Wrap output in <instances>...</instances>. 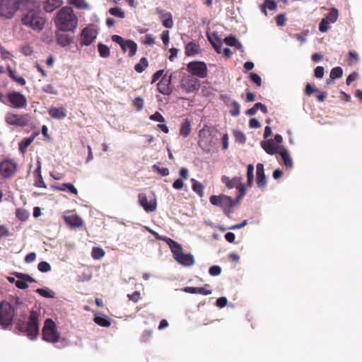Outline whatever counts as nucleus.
I'll return each instance as SVG.
<instances>
[{
	"label": "nucleus",
	"mask_w": 362,
	"mask_h": 362,
	"mask_svg": "<svg viewBox=\"0 0 362 362\" xmlns=\"http://www.w3.org/2000/svg\"><path fill=\"white\" fill-rule=\"evenodd\" d=\"M40 7V0H24V10L28 11L24 14V25L37 32L43 29L46 22L45 18L41 16Z\"/></svg>",
	"instance_id": "nucleus-1"
},
{
	"label": "nucleus",
	"mask_w": 362,
	"mask_h": 362,
	"mask_svg": "<svg viewBox=\"0 0 362 362\" xmlns=\"http://www.w3.org/2000/svg\"><path fill=\"white\" fill-rule=\"evenodd\" d=\"M22 304V299L18 296H11L8 300L0 303V326L3 329L11 325Z\"/></svg>",
	"instance_id": "nucleus-2"
},
{
	"label": "nucleus",
	"mask_w": 362,
	"mask_h": 362,
	"mask_svg": "<svg viewBox=\"0 0 362 362\" xmlns=\"http://www.w3.org/2000/svg\"><path fill=\"white\" fill-rule=\"evenodd\" d=\"M55 25L62 32H74L78 26V18L69 6L60 8L55 18Z\"/></svg>",
	"instance_id": "nucleus-3"
},
{
	"label": "nucleus",
	"mask_w": 362,
	"mask_h": 362,
	"mask_svg": "<svg viewBox=\"0 0 362 362\" xmlns=\"http://www.w3.org/2000/svg\"><path fill=\"white\" fill-rule=\"evenodd\" d=\"M175 259L180 264L185 267H190L194 264V259L191 254H184L182 247L176 241L171 242L170 246Z\"/></svg>",
	"instance_id": "nucleus-4"
},
{
	"label": "nucleus",
	"mask_w": 362,
	"mask_h": 362,
	"mask_svg": "<svg viewBox=\"0 0 362 362\" xmlns=\"http://www.w3.org/2000/svg\"><path fill=\"white\" fill-rule=\"evenodd\" d=\"M42 339L49 343H56L60 339V334L57 330L55 322L52 319L45 321L42 330Z\"/></svg>",
	"instance_id": "nucleus-5"
},
{
	"label": "nucleus",
	"mask_w": 362,
	"mask_h": 362,
	"mask_svg": "<svg viewBox=\"0 0 362 362\" xmlns=\"http://www.w3.org/2000/svg\"><path fill=\"white\" fill-rule=\"evenodd\" d=\"M209 201L211 204L221 207L224 214L228 217L230 216L231 209L235 206V201L232 197L225 194L211 195Z\"/></svg>",
	"instance_id": "nucleus-6"
},
{
	"label": "nucleus",
	"mask_w": 362,
	"mask_h": 362,
	"mask_svg": "<svg viewBox=\"0 0 362 362\" xmlns=\"http://www.w3.org/2000/svg\"><path fill=\"white\" fill-rule=\"evenodd\" d=\"M39 316L40 314L37 311L32 310L30 313L26 327L24 328V333L31 340L35 339L40 333Z\"/></svg>",
	"instance_id": "nucleus-7"
},
{
	"label": "nucleus",
	"mask_w": 362,
	"mask_h": 362,
	"mask_svg": "<svg viewBox=\"0 0 362 362\" xmlns=\"http://www.w3.org/2000/svg\"><path fill=\"white\" fill-rule=\"evenodd\" d=\"M111 39L114 42L117 43L120 46L124 53L128 52V56L129 57L135 56L137 52L138 45L134 40L124 39L117 35H112Z\"/></svg>",
	"instance_id": "nucleus-8"
},
{
	"label": "nucleus",
	"mask_w": 362,
	"mask_h": 362,
	"mask_svg": "<svg viewBox=\"0 0 362 362\" xmlns=\"http://www.w3.org/2000/svg\"><path fill=\"white\" fill-rule=\"evenodd\" d=\"M20 0H1L0 16L6 18H11L16 12L19 10Z\"/></svg>",
	"instance_id": "nucleus-9"
},
{
	"label": "nucleus",
	"mask_w": 362,
	"mask_h": 362,
	"mask_svg": "<svg viewBox=\"0 0 362 362\" xmlns=\"http://www.w3.org/2000/svg\"><path fill=\"white\" fill-rule=\"evenodd\" d=\"M213 137L211 128L205 126L199 133L198 145L205 151H209L213 145Z\"/></svg>",
	"instance_id": "nucleus-10"
},
{
	"label": "nucleus",
	"mask_w": 362,
	"mask_h": 362,
	"mask_svg": "<svg viewBox=\"0 0 362 362\" xmlns=\"http://www.w3.org/2000/svg\"><path fill=\"white\" fill-rule=\"evenodd\" d=\"M187 70L191 73L192 76H195L200 78H204L207 76L208 69L204 62H191L187 64Z\"/></svg>",
	"instance_id": "nucleus-11"
},
{
	"label": "nucleus",
	"mask_w": 362,
	"mask_h": 362,
	"mask_svg": "<svg viewBox=\"0 0 362 362\" xmlns=\"http://www.w3.org/2000/svg\"><path fill=\"white\" fill-rule=\"evenodd\" d=\"M98 32L93 25L85 27L80 34L79 42L81 46L90 45L96 38Z\"/></svg>",
	"instance_id": "nucleus-12"
},
{
	"label": "nucleus",
	"mask_w": 362,
	"mask_h": 362,
	"mask_svg": "<svg viewBox=\"0 0 362 362\" xmlns=\"http://www.w3.org/2000/svg\"><path fill=\"white\" fill-rule=\"evenodd\" d=\"M180 88L187 93H190L198 90L199 81L191 75H184L180 80Z\"/></svg>",
	"instance_id": "nucleus-13"
},
{
	"label": "nucleus",
	"mask_w": 362,
	"mask_h": 362,
	"mask_svg": "<svg viewBox=\"0 0 362 362\" xmlns=\"http://www.w3.org/2000/svg\"><path fill=\"white\" fill-rule=\"evenodd\" d=\"M4 103L12 107L21 108L23 107V95L21 93L12 91L5 95Z\"/></svg>",
	"instance_id": "nucleus-14"
},
{
	"label": "nucleus",
	"mask_w": 362,
	"mask_h": 362,
	"mask_svg": "<svg viewBox=\"0 0 362 362\" xmlns=\"http://www.w3.org/2000/svg\"><path fill=\"white\" fill-rule=\"evenodd\" d=\"M16 170V164L10 160H4L0 163V175L3 177H9Z\"/></svg>",
	"instance_id": "nucleus-15"
},
{
	"label": "nucleus",
	"mask_w": 362,
	"mask_h": 362,
	"mask_svg": "<svg viewBox=\"0 0 362 362\" xmlns=\"http://www.w3.org/2000/svg\"><path fill=\"white\" fill-rule=\"evenodd\" d=\"M172 80V74L169 76L167 74L164 75L161 80L157 84L158 90L164 95H170L172 93L170 87Z\"/></svg>",
	"instance_id": "nucleus-16"
},
{
	"label": "nucleus",
	"mask_w": 362,
	"mask_h": 362,
	"mask_svg": "<svg viewBox=\"0 0 362 362\" xmlns=\"http://www.w3.org/2000/svg\"><path fill=\"white\" fill-rule=\"evenodd\" d=\"M139 203L146 212L154 211L157 208V202L154 198L148 202L147 197L144 193H139L138 195Z\"/></svg>",
	"instance_id": "nucleus-17"
},
{
	"label": "nucleus",
	"mask_w": 362,
	"mask_h": 362,
	"mask_svg": "<svg viewBox=\"0 0 362 362\" xmlns=\"http://www.w3.org/2000/svg\"><path fill=\"white\" fill-rule=\"evenodd\" d=\"M267 178L264 174V165L257 163L256 165V183L258 187L262 188L267 185Z\"/></svg>",
	"instance_id": "nucleus-18"
},
{
	"label": "nucleus",
	"mask_w": 362,
	"mask_h": 362,
	"mask_svg": "<svg viewBox=\"0 0 362 362\" xmlns=\"http://www.w3.org/2000/svg\"><path fill=\"white\" fill-rule=\"evenodd\" d=\"M208 288H210V286L209 284H205L204 287L187 286L184 288L182 291L185 293L193 294L199 293L204 296H207L212 293L211 290L209 289Z\"/></svg>",
	"instance_id": "nucleus-19"
},
{
	"label": "nucleus",
	"mask_w": 362,
	"mask_h": 362,
	"mask_svg": "<svg viewBox=\"0 0 362 362\" xmlns=\"http://www.w3.org/2000/svg\"><path fill=\"white\" fill-rule=\"evenodd\" d=\"M49 116L56 119H62L66 116V110L64 107H51L48 110Z\"/></svg>",
	"instance_id": "nucleus-20"
},
{
	"label": "nucleus",
	"mask_w": 362,
	"mask_h": 362,
	"mask_svg": "<svg viewBox=\"0 0 362 362\" xmlns=\"http://www.w3.org/2000/svg\"><path fill=\"white\" fill-rule=\"evenodd\" d=\"M56 40L57 44L61 47L68 46L73 41L72 37H71L69 35L61 33L59 31L56 33Z\"/></svg>",
	"instance_id": "nucleus-21"
},
{
	"label": "nucleus",
	"mask_w": 362,
	"mask_h": 362,
	"mask_svg": "<svg viewBox=\"0 0 362 362\" xmlns=\"http://www.w3.org/2000/svg\"><path fill=\"white\" fill-rule=\"evenodd\" d=\"M261 146L269 155H274L278 153L281 148L279 146H275L272 139L262 141Z\"/></svg>",
	"instance_id": "nucleus-22"
},
{
	"label": "nucleus",
	"mask_w": 362,
	"mask_h": 362,
	"mask_svg": "<svg viewBox=\"0 0 362 362\" xmlns=\"http://www.w3.org/2000/svg\"><path fill=\"white\" fill-rule=\"evenodd\" d=\"M201 52L200 46L194 41L189 42L185 46V54L192 57Z\"/></svg>",
	"instance_id": "nucleus-23"
},
{
	"label": "nucleus",
	"mask_w": 362,
	"mask_h": 362,
	"mask_svg": "<svg viewBox=\"0 0 362 362\" xmlns=\"http://www.w3.org/2000/svg\"><path fill=\"white\" fill-rule=\"evenodd\" d=\"M241 180H242L241 177H234L233 178H230L229 177H228L226 175H223L221 177L222 182L228 189H233L234 187L236 188Z\"/></svg>",
	"instance_id": "nucleus-24"
},
{
	"label": "nucleus",
	"mask_w": 362,
	"mask_h": 362,
	"mask_svg": "<svg viewBox=\"0 0 362 362\" xmlns=\"http://www.w3.org/2000/svg\"><path fill=\"white\" fill-rule=\"evenodd\" d=\"M64 221L68 225L72 227H80L83 223L81 218L76 214L65 216Z\"/></svg>",
	"instance_id": "nucleus-25"
},
{
	"label": "nucleus",
	"mask_w": 362,
	"mask_h": 362,
	"mask_svg": "<svg viewBox=\"0 0 362 362\" xmlns=\"http://www.w3.org/2000/svg\"><path fill=\"white\" fill-rule=\"evenodd\" d=\"M192 122L190 119L186 118L181 124L180 128V135L184 138L187 137L192 132L191 127Z\"/></svg>",
	"instance_id": "nucleus-26"
},
{
	"label": "nucleus",
	"mask_w": 362,
	"mask_h": 362,
	"mask_svg": "<svg viewBox=\"0 0 362 362\" xmlns=\"http://www.w3.org/2000/svg\"><path fill=\"white\" fill-rule=\"evenodd\" d=\"M278 153L280 155L284 165L286 168H291L293 167V161L288 151L284 147H281L279 150Z\"/></svg>",
	"instance_id": "nucleus-27"
},
{
	"label": "nucleus",
	"mask_w": 362,
	"mask_h": 362,
	"mask_svg": "<svg viewBox=\"0 0 362 362\" xmlns=\"http://www.w3.org/2000/svg\"><path fill=\"white\" fill-rule=\"evenodd\" d=\"M157 11L161 14L160 18L163 25L167 28H171L173 25L172 14L169 12L163 13V11Z\"/></svg>",
	"instance_id": "nucleus-28"
},
{
	"label": "nucleus",
	"mask_w": 362,
	"mask_h": 362,
	"mask_svg": "<svg viewBox=\"0 0 362 362\" xmlns=\"http://www.w3.org/2000/svg\"><path fill=\"white\" fill-rule=\"evenodd\" d=\"M6 121L8 124L11 125H16L18 127L23 125V118L21 116L18 115L8 113L6 117Z\"/></svg>",
	"instance_id": "nucleus-29"
},
{
	"label": "nucleus",
	"mask_w": 362,
	"mask_h": 362,
	"mask_svg": "<svg viewBox=\"0 0 362 362\" xmlns=\"http://www.w3.org/2000/svg\"><path fill=\"white\" fill-rule=\"evenodd\" d=\"M62 4V0H47L44 9L47 12H52L57 8L61 6Z\"/></svg>",
	"instance_id": "nucleus-30"
},
{
	"label": "nucleus",
	"mask_w": 362,
	"mask_h": 362,
	"mask_svg": "<svg viewBox=\"0 0 362 362\" xmlns=\"http://www.w3.org/2000/svg\"><path fill=\"white\" fill-rule=\"evenodd\" d=\"M41 168L40 165H38L37 168L35 170V176L36 177V180L35 182V185L37 187H43L46 188V185L43 181V178L41 175Z\"/></svg>",
	"instance_id": "nucleus-31"
},
{
	"label": "nucleus",
	"mask_w": 362,
	"mask_h": 362,
	"mask_svg": "<svg viewBox=\"0 0 362 362\" xmlns=\"http://www.w3.org/2000/svg\"><path fill=\"white\" fill-rule=\"evenodd\" d=\"M216 42L212 40V38L210 36H208V40L212 45L214 49L217 53L220 54L222 52V42L221 38L216 34L214 35Z\"/></svg>",
	"instance_id": "nucleus-32"
},
{
	"label": "nucleus",
	"mask_w": 362,
	"mask_h": 362,
	"mask_svg": "<svg viewBox=\"0 0 362 362\" xmlns=\"http://www.w3.org/2000/svg\"><path fill=\"white\" fill-rule=\"evenodd\" d=\"M93 320L95 323L103 327H108L111 325L110 319L105 316H95Z\"/></svg>",
	"instance_id": "nucleus-33"
},
{
	"label": "nucleus",
	"mask_w": 362,
	"mask_h": 362,
	"mask_svg": "<svg viewBox=\"0 0 362 362\" xmlns=\"http://www.w3.org/2000/svg\"><path fill=\"white\" fill-rule=\"evenodd\" d=\"M148 66V62L146 57L140 59L139 62L135 64L134 69L137 73H142Z\"/></svg>",
	"instance_id": "nucleus-34"
},
{
	"label": "nucleus",
	"mask_w": 362,
	"mask_h": 362,
	"mask_svg": "<svg viewBox=\"0 0 362 362\" xmlns=\"http://www.w3.org/2000/svg\"><path fill=\"white\" fill-rule=\"evenodd\" d=\"M59 191L64 192L68 189L71 193L76 195L78 194L77 189L71 183H64L60 186L55 187Z\"/></svg>",
	"instance_id": "nucleus-35"
},
{
	"label": "nucleus",
	"mask_w": 362,
	"mask_h": 362,
	"mask_svg": "<svg viewBox=\"0 0 362 362\" xmlns=\"http://www.w3.org/2000/svg\"><path fill=\"white\" fill-rule=\"evenodd\" d=\"M69 4L78 9H88L89 6L86 0H68Z\"/></svg>",
	"instance_id": "nucleus-36"
},
{
	"label": "nucleus",
	"mask_w": 362,
	"mask_h": 362,
	"mask_svg": "<svg viewBox=\"0 0 362 362\" xmlns=\"http://www.w3.org/2000/svg\"><path fill=\"white\" fill-rule=\"evenodd\" d=\"M98 49L100 56L101 57L107 58V57H110V48L107 45L103 44L102 42H100L98 45Z\"/></svg>",
	"instance_id": "nucleus-37"
},
{
	"label": "nucleus",
	"mask_w": 362,
	"mask_h": 362,
	"mask_svg": "<svg viewBox=\"0 0 362 362\" xmlns=\"http://www.w3.org/2000/svg\"><path fill=\"white\" fill-rule=\"evenodd\" d=\"M192 189L197 192L200 197H202L204 194V186L203 185L197 181L195 179H192Z\"/></svg>",
	"instance_id": "nucleus-38"
},
{
	"label": "nucleus",
	"mask_w": 362,
	"mask_h": 362,
	"mask_svg": "<svg viewBox=\"0 0 362 362\" xmlns=\"http://www.w3.org/2000/svg\"><path fill=\"white\" fill-rule=\"evenodd\" d=\"M105 251L99 247H94L92 249L91 256L94 259H100L105 256Z\"/></svg>",
	"instance_id": "nucleus-39"
},
{
	"label": "nucleus",
	"mask_w": 362,
	"mask_h": 362,
	"mask_svg": "<svg viewBox=\"0 0 362 362\" xmlns=\"http://www.w3.org/2000/svg\"><path fill=\"white\" fill-rule=\"evenodd\" d=\"M247 185L251 187L254 180V166L252 164H249L247 167Z\"/></svg>",
	"instance_id": "nucleus-40"
},
{
	"label": "nucleus",
	"mask_w": 362,
	"mask_h": 362,
	"mask_svg": "<svg viewBox=\"0 0 362 362\" xmlns=\"http://www.w3.org/2000/svg\"><path fill=\"white\" fill-rule=\"evenodd\" d=\"M338 16V10L335 8H332L325 18L327 19V21L334 23L337 21Z\"/></svg>",
	"instance_id": "nucleus-41"
},
{
	"label": "nucleus",
	"mask_w": 362,
	"mask_h": 362,
	"mask_svg": "<svg viewBox=\"0 0 362 362\" xmlns=\"http://www.w3.org/2000/svg\"><path fill=\"white\" fill-rule=\"evenodd\" d=\"M342 74V69L340 66H336L331 70L329 77L331 80H334L341 78Z\"/></svg>",
	"instance_id": "nucleus-42"
},
{
	"label": "nucleus",
	"mask_w": 362,
	"mask_h": 362,
	"mask_svg": "<svg viewBox=\"0 0 362 362\" xmlns=\"http://www.w3.org/2000/svg\"><path fill=\"white\" fill-rule=\"evenodd\" d=\"M16 276L18 278V280L16 281L15 278L8 276L7 277V279L11 283H15L16 286L20 288L23 289V273H18L16 274Z\"/></svg>",
	"instance_id": "nucleus-43"
},
{
	"label": "nucleus",
	"mask_w": 362,
	"mask_h": 362,
	"mask_svg": "<svg viewBox=\"0 0 362 362\" xmlns=\"http://www.w3.org/2000/svg\"><path fill=\"white\" fill-rule=\"evenodd\" d=\"M148 231L157 239V240H163L164 242H165L168 245L169 247L171 245V242H174L175 240H172L171 238H168V237H165V236H161L157 232L151 230V229H148Z\"/></svg>",
	"instance_id": "nucleus-44"
},
{
	"label": "nucleus",
	"mask_w": 362,
	"mask_h": 362,
	"mask_svg": "<svg viewBox=\"0 0 362 362\" xmlns=\"http://www.w3.org/2000/svg\"><path fill=\"white\" fill-rule=\"evenodd\" d=\"M109 13L117 18H124L125 17L124 12L119 7H113L109 9Z\"/></svg>",
	"instance_id": "nucleus-45"
},
{
	"label": "nucleus",
	"mask_w": 362,
	"mask_h": 362,
	"mask_svg": "<svg viewBox=\"0 0 362 362\" xmlns=\"http://www.w3.org/2000/svg\"><path fill=\"white\" fill-rule=\"evenodd\" d=\"M35 291L37 293H39L40 296L45 297V298H54V292L48 288H37Z\"/></svg>",
	"instance_id": "nucleus-46"
},
{
	"label": "nucleus",
	"mask_w": 362,
	"mask_h": 362,
	"mask_svg": "<svg viewBox=\"0 0 362 362\" xmlns=\"http://www.w3.org/2000/svg\"><path fill=\"white\" fill-rule=\"evenodd\" d=\"M276 3L274 0H265L263 6V11L266 13V8L274 11L276 8Z\"/></svg>",
	"instance_id": "nucleus-47"
},
{
	"label": "nucleus",
	"mask_w": 362,
	"mask_h": 362,
	"mask_svg": "<svg viewBox=\"0 0 362 362\" xmlns=\"http://www.w3.org/2000/svg\"><path fill=\"white\" fill-rule=\"evenodd\" d=\"M240 106L237 101H233L231 103V110H230V114L232 116L237 117L240 115Z\"/></svg>",
	"instance_id": "nucleus-48"
},
{
	"label": "nucleus",
	"mask_w": 362,
	"mask_h": 362,
	"mask_svg": "<svg viewBox=\"0 0 362 362\" xmlns=\"http://www.w3.org/2000/svg\"><path fill=\"white\" fill-rule=\"evenodd\" d=\"M359 61V57L356 52L352 50L349 52V65H352Z\"/></svg>",
	"instance_id": "nucleus-49"
},
{
	"label": "nucleus",
	"mask_w": 362,
	"mask_h": 362,
	"mask_svg": "<svg viewBox=\"0 0 362 362\" xmlns=\"http://www.w3.org/2000/svg\"><path fill=\"white\" fill-rule=\"evenodd\" d=\"M236 189L239 192L238 195L237 196V201H239L243 198L246 192V187L245 185L243 184L242 180L238 184V187H236Z\"/></svg>",
	"instance_id": "nucleus-50"
},
{
	"label": "nucleus",
	"mask_w": 362,
	"mask_h": 362,
	"mask_svg": "<svg viewBox=\"0 0 362 362\" xmlns=\"http://www.w3.org/2000/svg\"><path fill=\"white\" fill-rule=\"evenodd\" d=\"M330 22L327 21V19L322 18L319 24V30L321 33H326L330 28Z\"/></svg>",
	"instance_id": "nucleus-51"
},
{
	"label": "nucleus",
	"mask_w": 362,
	"mask_h": 362,
	"mask_svg": "<svg viewBox=\"0 0 362 362\" xmlns=\"http://www.w3.org/2000/svg\"><path fill=\"white\" fill-rule=\"evenodd\" d=\"M133 105L138 111L141 110L144 106L143 98L139 96L135 98L133 101Z\"/></svg>",
	"instance_id": "nucleus-52"
},
{
	"label": "nucleus",
	"mask_w": 362,
	"mask_h": 362,
	"mask_svg": "<svg viewBox=\"0 0 362 362\" xmlns=\"http://www.w3.org/2000/svg\"><path fill=\"white\" fill-rule=\"evenodd\" d=\"M152 168L154 171L157 172L162 176H167L169 175V170L167 168H160L157 165H153Z\"/></svg>",
	"instance_id": "nucleus-53"
},
{
	"label": "nucleus",
	"mask_w": 362,
	"mask_h": 362,
	"mask_svg": "<svg viewBox=\"0 0 362 362\" xmlns=\"http://www.w3.org/2000/svg\"><path fill=\"white\" fill-rule=\"evenodd\" d=\"M149 119L151 120L159 122H165L164 117L159 112H156L154 114L150 115Z\"/></svg>",
	"instance_id": "nucleus-54"
},
{
	"label": "nucleus",
	"mask_w": 362,
	"mask_h": 362,
	"mask_svg": "<svg viewBox=\"0 0 362 362\" xmlns=\"http://www.w3.org/2000/svg\"><path fill=\"white\" fill-rule=\"evenodd\" d=\"M37 268H38V269H39L41 272H47L50 271V269H51V266H50V264H49L48 262H40L38 264Z\"/></svg>",
	"instance_id": "nucleus-55"
},
{
	"label": "nucleus",
	"mask_w": 362,
	"mask_h": 362,
	"mask_svg": "<svg viewBox=\"0 0 362 362\" xmlns=\"http://www.w3.org/2000/svg\"><path fill=\"white\" fill-rule=\"evenodd\" d=\"M141 42L146 45H152L155 43V37L151 34H147Z\"/></svg>",
	"instance_id": "nucleus-56"
},
{
	"label": "nucleus",
	"mask_w": 362,
	"mask_h": 362,
	"mask_svg": "<svg viewBox=\"0 0 362 362\" xmlns=\"http://www.w3.org/2000/svg\"><path fill=\"white\" fill-rule=\"evenodd\" d=\"M250 80L255 83L257 86H261L262 85V79L260 76L256 73H250Z\"/></svg>",
	"instance_id": "nucleus-57"
},
{
	"label": "nucleus",
	"mask_w": 362,
	"mask_h": 362,
	"mask_svg": "<svg viewBox=\"0 0 362 362\" xmlns=\"http://www.w3.org/2000/svg\"><path fill=\"white\" fill-rule=\"evenodd\" d=\"M8 73H9L10 77L12 78L14 81H17L18 83L23 85V77H21V76L18 77L16 76V71L12 70L9 67L8 68Z\"/></svg>",
	"instance_id": "nucleus-58"
},
{
	"label": "nucleus",
	"mask_w": 362,
	"mask_h": 362,
	"mask_svg": "<svg viewBox=\"0 0 362 362\" xmlns=\"http://www.w3.org/2000/svg\"><path fill=\"white\" fill-rule=\"evenodd\" d=\"M235 140L239 143L244 144L246 141V137L242 132L236 131L234 132Z\"/></svg>",
	"instance_id": "nucleus-59"
},
{
	"label": "nucleus",
	"mask_w": 362,
	"mask_h": 362,
	"mask_svg": "<svg viewBox=\"0 0 362 362\" xmlns=\"http://www.w3.org/2000/svg\"><path fill=\"white\" fill-rule=\"evenodd\" d=\"M319 92V90L310 83H308L305 86V93L307 95H311L313 93Z\"/></svg>",
	"instance_id": "nucleus-60"
},
{
	"label": "nucleus",
	"mask_w": 362,
	"mask_h": 362,
	"mask_svg": "<svg viewBox=\"0 0 362 362\" xmlns=\"http://www.w3.org/2000/svg\"><path fill=\"white\" fill-rule=\"evenodd\" d=\"M43 91L49 94H57V90L52 84H47L43 87Z\"/></svg>",
	"instance_id": "nucleus-61"
},
{
	"label": "nucleus",
	"mask_w": 362,
	"mask_h": 362,
	"mask_svg": "<svg viewBox=\"0 0 362 362\" xmlns=\"http://www.w3.org/2000/svg\"><path fill=\"white\" fill-rule=\"evenodd\" d=\"M238 40L233 35H230L224 38V42L228 46L235 45Z\"/></svg>",
	"instance_id": "nucleus-62"
},
{
	"label": "nucleus",
	"mask_w": 362,
	"mask_h": 362,
	"mask_svg": "<svg viewBox=\"0 0 362 362\" xmlns=\"http://www.w3.org/2000/svg\"><path fill=\"white\" fill-rule=\"evenodd\" d=\"M209 272L211 276H218L221 272V268L219 266L214 265L209 268Z\"/></svg>",
	"instance_id": "nucleus-63"
},
{
	"label": "nucleus",
	"mask_w": 362,
	"mask_h": 362,
	"mask_svg": "<svg viewBox=\"0 0 362 362\" xmlns=\"http://www.w3.org/2000/svg\"><path fill=\"white\" fill-rule=\"evenodd\" d=\"M324 73H325V69L322 66H319L315 69L314 74H315V76L317 78H322L324 76Z\"/></svg>",
	"instance_id": "nucleus-64"
}]
</instances>
